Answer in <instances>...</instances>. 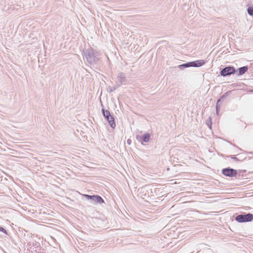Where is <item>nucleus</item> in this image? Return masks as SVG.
<instances>
[{
    "instance_id": "f03ea898",
    "label": "nucleus",
    "mask_w": 253,
    "mask_h": 253,
    "mask_svg": "<svg viewBox=\"0 0 253 253\" xmlns=\"http://www.w3.org/2000/svg\"><path fill=\"white\" fill-rule=\"evenodd\" d=\"M205 64V62L203 60H198L195 61H191L186 62L185 63L179 65L178 66V68L180 70H183L184 68L194 67H199Z\"/></svg>"
},
{
    "instance_id": "f8f14e48",
    "label": "nucleus",
    "mask_w": 253,
    "mask_h": 253,
    "mask_svg": "<svg viewBox=\"0 0 253 253\" xmlns=\"http://www.w3.org/2000/svg\"><path fill=\"white\" fill-rule=\"evenodd\" d=\"M248 13L251 15H253V7L250 6L247 9Z\"/></svg>"
},
{
    "instance_id": "4468645a",
    "label": "nucleus",
    "mask_w": 253,
    "mask_h": 253,
    "mask_svg": "<svg viewBox=\"0 0 253 253\" xmlns=\"http://www.w3.org/2000/svg\"><path fill=\"white\" fill-rule=\"evenodd\" d=\"M0 231H1L4 233H6V231L5 229H4L3 227L0 226Z\"/></svg>"
},
{
    "instance_id": "0eeeda50",
    "label": "nucleus",
    "mask_w": 253,
    "mask_h": 253,
    "mask_svg": "<svg viewBox=\"0 0 253 253\" xmlns=\"http://www.w3.org/2000/svg\"><path fill=\"white\" fill-rule=\"evenodd\" d=\"M84 197L88 200H92L96 203L102 204L104 203V200L98 195H89L85 194L84 195Z\"/></svg>"
},
{
    "instance_id": "a211bd4d",
    "label": "nucleus",
    "mask_w": 253,
    "mask_h": 253,
    "mask_svg": "<svg viewBox=\"0 0 253 253\" xmlns=\"http://www.w3.org/2000/svg\"><path fill=\"white\" fill-rule=\"evenodd\" d=\"M251 92H253V89L251 91Z\"/></svg>"
},
{
    "instance_id": "1a4fd4ad",
    "label": "nucleus",
    "mask_w": 253,
    "mask_h": 253,
    "mask_svg": "<svg viewBox=\"0 0 253 253\" xmlns=\"http://www.w3.org/2000/svg\"><path fill=\"white\" fill-rule=\"evenodd\" d=\"M248 70V66H243L238 69V75H242Z\"/></svg>"
},
{
    "instance_id": "2eb2a0df",
    "label": "nucleus",
    "mask_w": 253,
    "mask_h": 253,
    "mask_svg": "<svg viewBox=\"0 0 253 253\" xmlns=\"http://www.w3.org/2000/svg\"><path fill=\"white\" fill-rule=\"evenodd\" d=\"M231 158L235 161H239L238 159L235 156H232Z\"/></svg>"
},
{
    "instance_id": "9b49d317",
    "label": "nucleus",
    "mask_w": 253,
    "mask_h": 253,
    "mask_svg": "<svg viewBox=\"0 0 253 253\" xmlns=\"http://www.w3.org/2000/svg\"><path fill=\"white\" fill-rule=\"evenodd\" d=\"M224 97V95L222 96L221 98L218 99L217 100V102H216V113L217 115L218 114L219 111L220 107V99H223Z\"/></svg>"
},
{
    "instance_id": "f257e3e1",
    "label": "nucleus",
    "mask_w": 253,
    "mask_h": 253,
    "mask_svg": "<svg viewBox=\"0 0 253 253\" xmlns=\"http://www.w3.org/2000/svg\"><path fill=\"white\" fill-rule=\"evenodd\" d=\"M83 55L84 58L90 65L96 64L99 60L98 52L91 47L84 49Z\"/></svg>"
},
{
    "instance_id": "f3484780",
    "label": "nucleus",
    "mask_w": 253,
    "mask_h": 253,
    "mask_svg": "<svg viewBox=\"0 0 253 253\" xmlns=\"http://www.w3.org/2000/svg\"><path fill=\"white\" fill-rule=\"evenodd\" d=\"M208 126H209V127L210 128H211V124L210 125H208Z\"/></svg>"
},
{
    "instance_id": "7ed1b4c3",
    "label": "nucleus",
    "mask_w": 253,
    "mask_h": 253,
    "mask_svg": "<svg viewBox=\"0 0 253 253\" xmlns=\"http://www.w3.org/2000/svg\"><path fill=\"white\" fill-rule=\"evenodd\" d=\"M235 219L239 223L251 222L253 220V214L245 213L238 214L235 217Z\"/></svg>"
},
{
    "instance_id": "dca6fc26",
    "label": "nucleus",
    "mask_w": 253,
    "mask_h": 253,
    "mask_svg": "<svg viewBox=\"0 0 253 253\" xmlns=\"http://www.w3.org/2000/svg\"><path fill=\"white\" fill-rule=\"evenodd\" d=\"M127 144H130V143H131V140L128 139L127 140Z\"/></svg>"
},
{
    "instance_id": "20e7f679",
    "label": "nucleus",
    "mask_w": 253,
    "mask_h": 253,
    "mask_svg": "<svg viewBox=\"0 0 253 253\" xmlns=\"http://www.w3.org/2000/svg\"><path fill=\"white\" fill-rule=\"evenodd\" d=\"M101 111L104 117L108 121L110 126L112 128H114L116 126V123L113 116L111 115L110 112L107 110L102 108Z\"/></svg>"
},
{
    "instance_id": "ddd939ff",
    "label": "nucleus",
    "mask_w": 253,
    "mask_h": 253,
    "mask_svg": "<svg viewBox=\"0 0 253 253\" xmlns=\"http://www.w3.org/2000/svg\"><path fill=\"white\" fill-rule=\"evenodd\" d=\"M117 88V87L116 86H113V87H111V86H109V91L110 92H113L114 91L115 89H116Z\"/></svg>"
},
{
    "instance_id": "39448f33",
    "label": "nucleus",
    "mask_w": 253,
    "mask_h": 253,
    "mask_svg": "<svg viewBox=\"0 0 253 253\" xmlns=\"http://www.w3.org/2000/svg\"><path fill=\"white\" fill-rule=\"evenodd\" d=\"M236 71L234 67L229 66L223 68L220 72V75L222 77H227L234 74Z\"/></svg>"
},
{
    "instance_id": "6e6552de",
    "label": "nucleus",
    "mask_w": 253,
    "mask_h": 253,
    "mask_svg": "<svg viewBox=\"0 0 253 253\" xmlns=\"http://www.w3.org/2000/svg\"><path fill=\"white\" fill-rule=\"evenodd\" d=\"M118 78L120 84H123L125 81L126 77L124 73H120L118 75Z\"/></svg>"
},
{
    "instance_id": "9d476101",
    "label": "nucleus",
    "mask_w": 253,
    "mask_h": 253,
    "mask_svg": "<svg viewBox=\"0 0 253 253\" xmlns=\"http://www.w3.org/2000/svg\"><path fill=\"white\" fill-rule=\"evenodd\" d=\"M150 138V134L148 133H146L142 136V140L144 142H149Z\"/></svg>"
},
{
    "instance_id": "423d86ee",
    "label": "nucleus",
    "mask_w": 253,
    "mask_h": 253,
    "mask_svg": "<svg viewBox=\"0 0 253 253\" xmlns=\"http://www.w3.org/2000/svg\"><path fill=\"white\" fill-rule=\"evenodd\" d=\"M222 173L225 176L230 177L235 176L237 174L236 170L230 168H227L222 169Z\"/></svg>"
}]
</instances>
